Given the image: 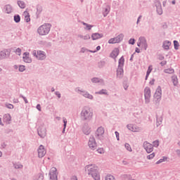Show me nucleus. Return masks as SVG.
Here are the masks:
<instances>
[{"label": "nucleus", "instance_id": "obj_26", "mask_svg": "<svg viewBox=\"0 0 180 180\" xmlns=\"http://www.w3.org/2000/svg\"><path fill=\"white\" fill-rule=\"evenodd\" d=\"M96 95H109L108 94V90H106V89H101L99 91H96Z\"/></svg>", "mask_w": 180, "mask_h": 180}, {"label": "nucleus", "instance_id": "obj_15", "mask_svg": "<svg viewBox=\"0 0 180 180\" xmlns=\"http://www.w3.org/2000/svg\"><path fill=\"white\" fill-rule=\"evenodd\" d=\"M37 60H45L46 59V53L43 51H37Z\"/></svg>", "mask_w": 180, "mask_h": 180}, {"label": "nucleus", "instance_id": "obj_39", "mask_svg": "<svg viewBox=\"0 0 180 180\" xmlns=\"http://www.w3.org/2000/svg\"><path fill=\"white\" fill-rule=\"evenodd\" d=\"M36 180H43L44 179V176L43 175V174H39L36 176Z\"/></svg>", "mask_w": 180, "mask_h": 180}, {"label": "nucleus", "instance_id": "obj_35", "mask_svg": "<svg viewBox=\"0 0 180 180\" xmlns=\"http://www.w3.org/2000/svg\"><path fill=\"white\" fill-rule=\"evenodd\" d=\"M156 12L158 15H162V6L156 7Z\"/></svg>", "mask_w": 180, "mask_h": 180}, {"label": "nucleus", "instance_id": "obj_22", "mask_svg": "<svg viewBox=\"0 0 180 180\" xmlns=\"http://www.w3.org/2000/svg\"><path fill=\"white\" fill-rule=\"evenodd\" d=\"M17 4L21 9H25V8H26V4L23 1L18 0Z\"/></svg>", "mask_w": 180, "mask_h": 180}, {"label": "nucleus", "instance_id": "obj_50", "mask_svg": "<svg viewBox=\"0 0 180 180\" xmlns=\"http://www.w3.org/2000/svg\"><path fill=\"white\" fill-rule=\"evenodd\" d=\"M15 53L18 56H20L21 53H22V49H20V48H18L15 50Z\"/></svg>", "mask_w": 180, "mask_h": 180}, {"label": "nucleus", "instance_id": "obj_53", "mask_svg": "<svg viewBox=\"0 0 180 180\" xmlns=\"http://www.w3.org/2000/svg\"><path fill=\"white\" fill-rule=\"evenodd\" d=\"M89 39H91V36H89V34H86V35H84L83 37V40H89Z\"/></svg>", "mask_w": 180, "mask_h": 180}, {"label": "nucleus", "instance_id": "obj_51", "mask_svg": "<svg viewBox=\"0 0 180 180\" xmlns=\"http://www.w3.org/2000/svg\"><path fill=\"white\" fill-rule=\"evenodd\" d=\"M20 98H23V101H25V103H29V101H27V98H26V97H25L23 95L20 94Z\"/></svg>", "mask_w": 180, "mask_h": 180}, {"label": "nucleus", "instance_id": "obj_7", "mask_svg": "<svg viewBox=\"0 0 180 180\" xmlns=\"http://www.w3.org/2000/svg\"><path fill=\"white\" fill-rule=\"evenodd\" d=\"M88 144L91 150H96V147H97L96 141H95V137H94V135L90 136Z\"/></svg>", "mask_w": 180, "mask_h": 180}, {"label": "nucleus", "instance_id": "obj_58", "mask_svg": "<svg viewBox=\"0 0 180 180\" xmlns=\"http://www.w3.org/2000/svg\"><path fill=\"white\" fill-rule=\"evenodd\" d=\"M32 56H34V57H36V58H37V51L36 50L33 51Z\"/></svg>", "mask_w": 180, "mask_h": 180}, {"label": "nucleus", "instance_id": "obj_1", "mask_svg": "<svg viewBox=\"0 0 180 180\" xmlns=\"http://www.w3.org/2000/svg\"><path fill=\"white\" fill-rule=\"evenodd\" d=\"M85 170L88 172V175H91L94 180H101L99 169L95 165H88L85 167Z\"/></svg>", "mask_w": 180, "mask_h": 180}, {"label": "nucleus", "instance_id": "obj_19", "mask_svg": "<svg viewBox=\"0 0 180 180\" xmlns=\"http://www.w3.org/2000/svg\"><path fill=\"white\" fill-rule=\"evenodd\" d=\"M22 58L25 63H32V59L30 58V57H29V53L27 52H25L23 53Z\"/></svg>", "mask_w": 180, "mask_h": 180}, {"label": "nucleus", "instance_id": "obj_16", "mask_svg": "<svg viewBox=\"0 0 180 180\" xmlns=\"http://www.w3.org/2000/svg\"><path fill=\"white\" fill-rule=\"evenodd\" d=\"M145 146V150H146L147 153H153V150H154V146L153 145H151V143H146V145H144Z\"/></svg>", "mask_w": 180, "mask_h": 180}, {"label": "nucleus", "instance_id": "obj_17", "mask_svg": "<svg viewBox=\"0 0 180 180\" xmlns=\"http://www.w3.org/2000/svg\"><path fill=\"white\" fill-rule=\"evenodd\" d=\"M102 37H103V34L96 32L91 34L92 40H98V39H102Z\"/></svg>", "mask_w": 180, "mask_h": 180}, {"label": "nucleus", "instance_id": "obj_8", "mask_svg": "<svg viewBox=\"0 0 180 180\" xmlns=\"http://www.w3.org/2000/svg\"><path fill=\"white\" fill-rule=\"evenodd\" d=\"M145 103H150V98H151V90L150 87H146L144 89Z\"/></svg>", "mask_w": 180, "mask_h": 180}, {"label": "nucleus", "instance_id": "obj_10", "mask_svg": "<svg viewBox=\"0 0 180 180\" xmlns=\"http://www.w3.org/2000/svg\"><path fill=\"white\" fill-rule=\"evenodd\" d=\"M82 131L84 133V134H85L86 136H89V134H91V127H89V125L88 124V123H84L83 124V127L82 128Z\"/></svg>", "mask_w": 180, "mask_h": 180}, {"label": "nucleus", "instance_id": "obj_61", "mask_svg": "<svg viewBox=\"0 0 180 180\" xmlns=\"http://www.w3.org/2000/svg\"><path fill=\"white\" fill-rule=\"evenodd\" d=\"M160 65L162 67H164V65H167V61L164 60V61L160 62Z\"/></svg>", "mask_w": 180, "mask_h": 180}, {"label": "nucleus", "instance_id": "obj_25", "mask_svg": "<svg viewBox=\"0 0 180 180\" xmlns=\"http://www.w3.org/2000/svg\"><path fill=\"white\" fill-rule=\"evenodd\" d=\"M124 57L122 56L118 60V67H124Z\"/></svg>", "mask_w": 180, "mask_h": 180}, {"label": "nucleus", "instance_id": "obj_9", "mask_svg": "<svg viewBox=\"0 0 180 180\" xmlns=\"http://www.w3.org/2000/svg\"><path fill=\"white\" fill-rule=\"evenodd\" d=\"M38 136L41 137V139H44L47 134V130L45 127H39L37 129Z\"/></svg>", "mask_w": 180, "mask_h": 180}, {"label": "nucleus", "instance_id": "obj_5", "mask_svg": "<svg viewBox=\"0 0 180 180\" xmlns=\"http://www.w3.org/2000/svg\"><path fill=\"white\" fill-rule=\"evenodd\" d=\"M162 95V90L161 89V86H158L154 94V98L156 103H160Z\"/></svg>", "mask_w": 180, "mask_h": 180}, {"label": "nucleus", "instance_id": "obj_52", "mask_svg": "<svg viewBox=\"0 0 180 180\" xmlns=\"http://www.w3.org/2000/svg\"><path fill=\"white\" fill-rule=\"evenodd\" d=\"M14 167L15 169H21V168H23V165H15Z\"/></svg>", "mask_w": 180, "mask_h": 180}, {"label": "nucleus", "instance_id": "obj_47", "mask_svg": "<svg viewBox=\"0 0 180 180\" xmlns=\"http://www.w3.org/2000/svg\"><path fill=\"white\" fill-rule=\"evenodd\" d=\"M160 146V141L158 140L153 141V147H158Z\"/></svg>", "mask_w": 180, "mask_h": 180}, {"label": "nucleus", "instance_id": "obj_33", "mask_svg": "<svg viewBox=\"0 0 180 180\" xmlns=\"http://www.w3.org/2000/svg\"><path fill=\"white\" fill-rule=\"evenodd\" d=\"M124 37V35L123 34H120L117 37H116V39L117 40L118 43H120L122 40H123V38Z\"/></svg>", "mask_w": 180, "mask_h": 180}, {"label": "nucleus", "instance_id": "obj_12", "mask_svg": "<svg viewBox=\"0 0 180 180\" xmlns=\"http://www.w3.org/2000/svg\"><path fill=\"white\" fill-rule=\"evenodd\" d=\"M46 149H44V146L43 145L39 146L38 148V156L39 158H43L44 155H46Z\"/></svg>", "mask_w": 180, "mask_h": 180}, {"label": "nucleus", "instance_id": "obj_2", "mask_svg": "<svg viewBox=\"0 0 180 180\" xmlns=\"http://www.w3.org/2000/svg\"><path fill=\"white\" fill-rule=\"evenodd\" d=\"M94 116V112L91 111V108L87 106H84L80 113V119L83 122H89Z\"/></svg>", "mask_w": 180, "mask_h": 180}, {"label": "nucleus", "instance_id": "obj_44", "mask_svg": "<svg viewBox=\"0 0 180 180\" xmlns=\"http://www.w3.org/2000/svg\"><path fill=\"white\" fill-rule=\"evenodd\" d=\"M18 70H19L20 72H23V71H25V70H26V68H25V65H21L19 66Z\"/></svg>", "mask_w": 180, "mask_h": 180}, {"label": "nucleus", "instance_id": "obj_18", "mask_svg": "<svg viewBox=\"0 0 180 180\" xmlns=\"http://www.w3.org/2000/svg\"><path fill=\"white\" fill-rule=\"evenodd\" d=\"M4 10L6 13H12V12H13V7H12L11 4H6L4 6Z\"/></svg>", "mask_w": 180, "mask_h": 180}, {"label": "nucleus", "instance_id": "obj_21", "mask_svg": "<svg viewBox=\"0 0 180 180\" xmlns=\"http://www.w3.org/2000/svg\"><path fill=\"white\" fill-rule=\"evenodd\" d=\"M171 46V41H165L163 42L162 47L165 50H169V46Z\"/></svg>", "mask_w": 180, "mask_h": 180}, {"label": "nucleus", "instance_id": "obj_54", "mask_svg": "<svg viewBox=\"0 0 180 180\" xmlns=\"http://www.w3.org/2000/svg\"><path fill=\"white\" fill-rule=\"evenodd\" d=\"M108 13H109V9L105 8V13H103L104 18H106V16H108Z\"/></svg>", "mask_w": 180, "mask_h": 180}, {"label": "nucleus", "instance_id": "obj_29", "mask_svg": "<svg viewBox=\"0 0 180 180\" xmlns=\"http://www.w3.org/2000/svg\"><path fill=\"white\" fill-rule=\"evenodd\" d=\"M13 20L15 23H19L20 22V15L19 14L14 15Z\"/></svg>", "mask_w": 180, "mask_h": 180}, {"label": "nucleus", "instance_id": "obj_40", "mask_svg": "<svg viewBox=\"0 0 180 180\" xmlns=\"http://www.w3.org/2000/svg\"><path fill=\"white\" fill-rule=\"evenodd\" d=\"M154 5L156 8H159L160 6H161V2L160 1V0H155Z\"/></svg>", "mask_w": 180, "mask_h": 180}, {"label": "nucleus", "instance_id": "obj_4", "mask_svg": "<svg viewBox=\"0 0 180 180\" xmlns=\"http://www.w3.org/2000/svg\"><path fill=\"white\" fill-rule=\"evenodd\" d=\"M105 128L103 127H99L95 133V137L97 140H100V141H103L105 140Z\"/></svg>", "mask_w": 180, "mask_h": 180}, {"label": "nucleus", "instance_id": "obj_46", "mask_svg": "<svg viewBox=\"0 0 180 180\" xmlns=\"http://www.w3.org/2000/svg\"><path fill=\"white\" fill-rule=\"evenodd\" d=\"M155 157V153H153L147 156L148 160H153Z\"/></svg>", "mask_w": 180, "mask_h": 180}, {"label": "nucleus", "instance_id": "obj_36", "mask_svg": "<svg viewBox=\"0 0 180 180\" xmlns=\"http://www.w3.org/2000/svg\"><path fill=\"white\" fill-rule=\"evenodd\" d=\"M11 115L9 114H6L4 116V120H5V122H11Z\"/></svg>", "mask_w": 180, "mask_h": 180}, {"label": "nucleus", "instance_id": "obj_59", "mask_svg": "<svg viewBox=\"0 0 180 180\" xmlns=\"http://www.w3.org/2000/svg\"><path fill=\"white\" fill-rule=\"evenodd\" d=\"M115 133L117 140V141H119V140H120V138L119 136V133L117 132V131H116Z\"/></svg>", "mask_w": 180, "mask_h": 180}, {"label": "nucleus", "instance_id": "obj_56", "mask_svg": "<svg viewBox=\"0 0 180 180\" xmlns=\"http://www.w3.org/2000/svg\"><path fill=\"white\" fill-rule=\"evenodd\" d=\"M55 95H56V96H58V99H60V98H61V94H60V91H56Z\"/></svg>", "mask_w": 180, "mask_h": 180}, {"label": "nucleus", "instance_id": "obj_20", "mask_svg": "<svg viewBox=\"0 0 180 180\" xmlns=\"http://www.w3.org/2000/svg\"><path fill=\"white\" fill-rule=\"evenodd\" d=\"M124 73L123 67H119L117 69V77H119L120 78H122Z\"/></svg>", "mask_w": 180, "mask_h": 180}, {"label": "nucleus", "instance_id": "obj_62", "mask_svg": "<svg viewBox=\"0 0 180 180\" xmlns=\"http://www.w3.org/2000/svg\"><path fill=\"white\" fill-rule=\"evenodd\" d=\"M164 58H165L164 57V56H162V55H159V60H160V61H162V60H164Z\"/></svg>", "mask_w": 180, "mask_h": 180}, {"label": "nucleus", "instance_id": "obj_60", "mask_svg": "<svg viewBox=\"0 0 180 180\" xmlns=\"http://www.w3.org/2000/svg\"><path fill=\"white\" fill-rule=\"evenodd\" d=\"M86 51H88V49L83 47L81 49L80 53H85Z\"/></svg>", "mask_w": 180, "mask_h": 180}, {"label": "nucleus", "instance_id": "obj_48", "mask_svg": "<svg viewBox=\"0 0 180 180\" xmlns=\"http://www.w3.org/2000/svg\"><path fill=\"white\" fill-rule=\"evenodd\" d=\"M105 61H101V62H99V63H98V67H99V68H102L103 67H104V66H105Z\"/></svg>", "mask_w": 180, "mask_h": 180}, {"label": "nucleus", "instance_id": "obj_28", "mask_svg": "<svg viewBox=\"0 0 180 180\" xmlns=\"http://www.w3.org/2000/svg\"><path fill=\"white\" fill-rule=\"evenodd\" d=\"M63 129L62 131V133L64 134V133H65V129L67 128V118L63 117Z\"/></svg>", "mask_w": 180, "mask_h": 180}, {"label": "nucleus", "instance_id": "obj_43", "mask_svg": "<svg viewBox=\"0 0 180 180\" xmlns=\"http://www.w3.org/2000/svg\"><path fill=\"white\" fill-rule=\"evenodd\" d=\"M127 127L128 130H130L131 131H134V127H133V124H127Z\"/></svg>", "mask_w": 180, "mask_h": 180}, {"label": "nucleus", "instance_id": "obj_63", "mask_svg": "<svg viewBox=\"0 0 180 180\" xmlns=\"http://www.w3.org/2000/svg\"><path fill=\"white\" fill-rule=\"evenodd\" d=\"M176 153L178 157H180V150L179 149L176 150Z\"/></svg>", "mask_w": 180, "mask_h": 180}, {"label": "nucleus", "instance_id": "obj_57", "mask_svg": "<svg viewBox=\"0 0 180 180\" xmlns=\"http://www.w3.org/2000/svg\"><path fill=\"white\" fill-rule=\"evenodd\" d=\"M36 108H37V110H39V112H41V105H40V104H37Z\"/></svg>", "mask_w": 180, "mask_h": 180}, {"label": "nucleus", "instance_id": "obj_45", "mask_svg": "<svg viewBox=\"0 0 180 180\" xmlns=\"http://www.w3.org/2000/svg\"><path fill=\"white\" fill-rule=\"evenodd\" d=\"M105 180H115V177L109 174L105 176Z\"/></svg>", "mask_w": 180, "mask_h": 180}, {"label": "nucleus", "instance_id": "obj_3", "mask_svg": "<svg viewBox=\"0 0 180 180\" xmlns=\"http://www.w3.org/2000/svg\"><path fill=\"white\" fill-rule=\"evenodd\" d=\"M51 29V24L45 23L38 28L37 32L40 36H46V34H49V33H50Z\"/></svg>", "mask_w": 180, "mask_h": 180}, {"label": "nucleus", "instance_id": "obj_14", "mask_svg": "<svg viewBox=\"0 0 180 180\" xmlns=\"http://www.w3.org/2000/svg\"><path fill=\"white\" fill-rule=\"evenodd\" d=\"M119 53H120V51L117 48H115L114 50L111 52L110 57H111V58L116 59L117 56H119Z\"/></svg>", "mask_w": 180, "mask_h": 180}, {"label": "nucleus", "instance_id": "obj_34", "mask_svg": "<svg viewBox=\"0 0 180 180\" xmlns=\"http://www.w3.org/2000/svg\"><path fill=\"white\" fill-rule=\"evenodd\" d=\"M83 25H84V26H86V27H84V29H86V30H91V29H92V27H94V25H89L86 22H83Z\"/></svg>", "mask_w": 180, "mask_h": 180}, {"label": "nucleus", "instance_id": "obj_55", "mask_svg": "<svg viewBox=\"0 0 180 180\" xmlns=\"http://www.w3.org/2000/svg\"><path fill=\"white\" fill-rule=\"evenodd\" d=\"M6 107H7L8 109H13V105L12 104H6Z\"/></svg>", "mask_w": 180, "mask_h": 180}, {"label": "nucleus", "instance_id": "obj_6", "mask_svg": "<svg viewBox=\"0 0 180 180\" xmlns=\"http://www.w3.org/2000/svg\"><path fill=\"white\" fill-rule=\"evenodd\" d=\"M75 92H77L84 98H87V99H91V100L94 99V96H92L91 94H89L88 91H85L79 89V87H77L75 89Z\"/></svg>", "mask_w": 180, "mask_h": 180}, {"label": "nucleus", "instance_id": "obj_13", "mask_svg": "<svg viewBox=\"0 0 180 180\" xmlns=\"http://www.w3.org/2000/svg\"><path fill=\"white\" fill-rule=\"evenodd\" d=\"M11 51L9 49H4L0 52V60H4V58H6L7 56H10Z\"/></svg>", "mask_w": 180, "mask_h": 180}, {"label": "nucleus", "instance_id": "obj_41", "mask_svg": "<svg viewBox=\"0 0 180 180\" xmlns=\"http://www.w3.org/2000/svg\"><path fill=\"white\" fill-rule=\"evenodd\" d=\"M124 146H125L126 150H127V151H129L130 153H131V151H133V150L131 149V147L130 146V144L125 143Z\"/></svg>", "mask_w": 180, "mask_h": 180}, {"label": "nucleus", "instance_id": "obj_30", "mask_svg": "<svg viewBox=\"0 0 180 180\" xmlns=\"http://www.w3.org/2000/svg\"><path fill=\"white\" fill-rule=\"evenodd\" d=\"M24 15H25V22H27V23H29V22L30 21V15H29V13L27 11H25Z\"/></svg>", "mask_w": 180, "mask_h": 180}, {"label": "nucleus", "instance_id": "obj_37", "mask_svg": "<svg viewBox=\"0 0 180 180\" xmlns=\"http://www.w3.org/2000/svg\"><path fill=\"white\" fill-rule=\"evenodd\" d=\"M174 72L175 70H174L173 68H169V69L165 70V74H174Z\"/></svg>", "mask_w": 180, "mask_h": 180}, {"label": "nucleus", "instance_id": "obj_24", "mask_svg": "<svg viewBox=\"0 0 180 180\" xmlns=\"http://www.w3.org/2000/svg\"><path fill=\"white\" fill-rule=\"evenodd\" d=\"M172 82L174 86H176V85H178V77H176V75L172 76Z\"/></svg>", "mask_w": 180, "mask_h": 180}, {"label": "nucleus", "instance_id": "obj_38", "mask_svg": "<svg viewBox=\"0 0 180 180\" xmlns=\"http://www.w3.org/2000/svg\"><path fill=\"white\" fill-rule=\"evenodd\" d=\"M174 43V49L175 50H179V42H178V41L174 40L173 41Z\"/></svg>", "mask_w": 180, "mask_h": 180}, {"label": "nucleus", "instance_id": "obj_64", "mask_svg": "<svg viewBox=\"0 0 180 180\" xmlns=\"http://www.w3.org/2000/svg\"><path fill=\"white\" fill-rule=\"evenodd\" d=\"M71 180H78V178H77V176H72Z\"/></svg>", "mask_w": 180, "mask_h": 180}, {"label": "nucleus", "instance_id": "obj_27", "mask_svg": "<svg viewBox=\"0 0 180 180\" xmlns=\"http://www.w3.org/2000/svg\"><path fill=\"white\" fill-rule=\"evenodd\" d=\"M161 123H162V117H158V115H156L157 127H158V126H160Z\"/></svg>", "mask_w": 180, "mask_h": 180}, {"label": "nucleus", "instance_id": "obj_31", "mask_svg": "<svg viewBox=\"0 0 180 180\" xmlns=\"http://www.w3.org/2000/svg\"><path fill=\"white\" fill-rule=\"evenodd\" d=\"M139 40L141 42V44H142V46H143L144 44H147V39H146V37H139Z\"/></svg>", "mask_w": 180, "mask_h": 180}, {"label": "nucleus", "instance_id": "obj_11", "mask_svg": "<svg viewBox=\"0 0 180 180\" xmlns=\"http://www.w3.org/2000/svg\"><path fill=\"white\" fill-rule=\"evenodd\" d=\"M50 179L58 180L57 179V168L52 167L49 172Z\"/></svg>", "mask_w": 180, "mask_h": 180}, {"label": "nucleus", "instance_id": "obj_32", "mask_svg": "<svg viewBox=\"0 0 180 180\" xmlns=\"http://www.w3.org/2000/svg\"><path fill=\"white\" fill-rule=\"evenodd\" d=\"M43 12V7L40 5L37 6V15H40Z\"/></svg>", "mask_w": 180, "mask_h": 180}, {"label": "nucleus", "instance_id": "obj_42", "mask_svg": "<svg viewBox=\"0 0 180 180\" xmlns=\"http://www.w3.org/2000/svg\"><path fill=\"white\" fill-rule=\"evenodd\" d=\"M167 157H163V158L160 159L158 162H156V164H161V162H164V161H167Z\"/></svg>", "mask_w": 180, "mask_h": 180}, {"label": "nucleus", "instance_id": "obj_23", "mask_svg": "<svg viewBox=\"0 0 180 180\" xmlns=\"http://www.w3.org/2000/svg\"><path fill=\"white\" fill-rule=\"evenodd\" d=\"M91 82H93V84H99L103 82V79H99L98 77H93L91 79Z\"/></svg>", "mask_w": 180, "mask_h": 180}, {"label": "nucleus", "instance_id": "obj_49", "mask_svg": "<svg viewBox=\"0 0 180 180\" xmlns=\"http://www.w3.org/2000/svg\"><path fill=\"white\" fill-rule=\"evenodd\" d=\"M136 43V39H130L129 40V44H131L132 46L134 45Z\"/></svg>", "mask_w": 180, "mask_h": 180}]
</instances>
